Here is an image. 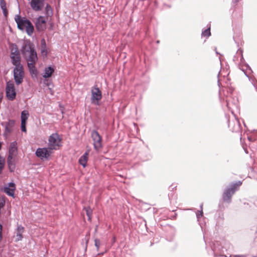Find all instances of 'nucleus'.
<instances>
[{
	"label": "nucleus",
	"mask_w": 257,
	"mask_h": 257,
	"mask_svg": "<svg viewBox=\"0 0 257 257\" xmlns=\"http://www.w3.org/2000/svg\"><path fill=\"white\" fill-rule=\"evenodd\" d=\"M5 165V159L0 156V170H2Z\"/></svg>",
	"instance_id": "obj_25"
},
{
	"label": "nucleus",
	"mask_w": 257,
	"mask_h": 257,
	"mask_svg": "<svg viewBox=\"0 0 257 257\" xmlns=\"http://www.w3.org/2000/svg\"><path fill=\"white\" fill-rule=\"evenodd\" d=\"M202 35L206 37L210 36L211 35L210 28H209L202 32Z\"/></svg>",
	"instance_id": "obj_22"
},
{
	"label": "nucleus",
	"mask_w": 257,
	"mask_h": 257,
	"mask_svg": "<svg viewBox=\"0 0 257 257\" xmlns=\"http://www.w3.org/2000/svg\"><path fill=\"white\" fill-rule=\"evenodd\" d=\"M242 182H238L233 183L226 189H225L222 194V199L223 201L230 203L231 200V197L234 193L237 191L238 188L241 185Z\"/></svg>",
	"instance_id": "obj_3"
},
{
	"label": "nucleus",
	"mask_w": 257,
	"mask_h": 257,
	"mask_svg": "<svg viewBox=\"0 0 257 257\" xmlns=\"http://www.w3.org/2000/svg\"><path fill=\"white\" fill-rule=\"evenodd\" d=\"M24 231V228L21 225H19L17 227V232L23 233Z\"/></svg>",
	"instance_id": "obj_27"
},
{
	"label": "nucleus",
	"mask_w": 257,
	"mask_h": 257,
	"mask_svg": "<svg viewBox=\"0 0 257 257\" xmlns=\"http://www.w3.org/2000/svg\"><path fill=\"white\" fill-rule=\"evenodd\" d=\"M29 115V112L27 110H23L21 113V130L23 132H26V122Z\"/></svg>",
	"instance_id": "obj_12"
},
{
	"label": "nucleus",
	"mask_w": 257,
	"mask_h": 257,
	"mask_svg": "<svg viewBox=\"0 0 257 257\" xmlns=\"http://www.w3.org/2000/svg\"><path fill=\"white\" fill-rule=\"evenodd\" d=\"M36 28L38 31H44L46 28V22L44 17L39 16L35 21Z\"/></svg>",
	"instance_id": "obj_10"
},
{
	"label": "nucleus",
	"mask_w": 257,
	"mask_h": 257,
	"mask_svg": "<svg viewBox=\"0 0 257 257\" xmlns=\"http://www.w3.org/2000/svg\"><path fill=\"white\" fill-rule=\"evenodd\" d=\"M1 6L2 9L3 11L4 15H5V16H7V15L8 14V12H7V9H6V3L4 2V0H2L1 1Z\"/></svg>",
	"instance_id": "obj_21"
},
{
	"label": "nucleus",
	"mask_w": 257,
	"mask_h": 257,
	"mask_svg": "<svg viewBox=\"0 0 257 257\" xmlns=\"http://www.w3.org/2000/svg\"><path fill=\"white\" fill-rule=\"evenodd\" d=\"M6 91L7 97L9 100L12 101L16 98V92L13 82L9 81L7 82Z\"/></svg>",
	"instance_id": "obj_7"
},
{
	"label": "nucleus",
	"mask_w": 257,
	"mask_h": 257,
	"mask_svg": "<svg viewBox=\"0 0 257 257\" xmlns=\"http://www.w3.org/2000/svg\"><path fill=\"white\" fill-rule=\"evenodd\" d=\"M9 187H5V192L9 196L14 197V191L16 189L15 184L14 183H10Z\"/></svg>",
	"instance_id": "obj_14"
},
{
	"label": "nucleus",
	"mask_w": 257,
	"mask_h": 257,
	"mask_svg": "<svg viewBox=\"0 0 257 257\" xmlns=\"http://www.w3.org/2000/svg\"><path fill=\"white\" fill-rule=\"evenodd\" d=\"M20 54L18 47L16 45H13L11 47V55H15Z\"/></svg>",
	"instance_id": "obj_20"
},
{
	"label": "nucleus",
	"mask_w": 257,
	"mask_h": 257,
	"mask_svg": "<svg viewBox=\"0 0 257 257\" xmlns=\"http://www.w3.org/2000/svg\"><path fill=\"white\" fill-rule=\"evenodd\" d=\"M91 137L93 141L94 148L99 151L102 148L101 137L99 133L95 131H93L91 133Z\"/></svg>",
	"instance_id": "obj_8"
},
{
	"label": "nucleus",
	"mask_w": 257,
	"mask_h": 257,
	"mask_svg": "<svg viewBox=\"0 0 257 257\" xmlns=\"http://www.w3.org/2000/svg\"><path fill=\"white\" fill-rule=\"evenodd\" d=\"M21 53L27 60L30 73L36 74L35 65L38 61V57L34 45L29 42L25 43L22 46Z\"/></svg>",
	"instance_id": "obj_1"
},
{
	"label": "nucleus",
	"mask_w": 257,
	"mask_h": 257,
	"mask_svg": "<svg viewBox=\"0 0 257 257\" xmlns=\"http://www.w3.org/2000/svg\"><path fill=\"white\" fill-rule=\"evenodd\" d=\"M239 0H233V2L234 4H236Z\"/></svg>",
	"instance_id": "obj_29"
},
{
	"label": "nucleus",
	"mask_w": 257,
	"mask_h": 257,
	"mask_svg": "<svg viewBox=\"0 0 257 257\" xmlns=\"http://www.w3.org/2000/svg\"><path fill=\"white\" fill-rule=\"evenodd\" d=\"M23 233L17 232L16 235V241H19L23 238Z\"/></svg>",
	"instance_id": "obj_26"
},
{
	"label": "nucleus",
	"mask_w": 257,
	"mask_h": 257,
	"mask_svg": "<svg viewBox=\"0 0 257 257\" xmlns=\"http://www.w3.org/2000/svg\"><path fill=\"white\" fill-rule=\"evenodd\" d=\"M15 157L8 156L7 162L11 172L13 171L15 168Z\"/></svg>",
	"instance_id": "obj_17"
},
{
	"label": "nucleus",
	"mask_w": 257,
	"mask_h": 257,
	"mask_svg": "<svg viewBox=\"0 0 257 257\" xmlns=\"http://www.w3.org/2000/svg\"><path fill=\"white\" fill-rule=\"evenodd\" d=\"M49 8H50V7L49 5H47V6H46V9H47V11H48V9H49Z\"/></svg>",
	"instance_id": "obj_30"
},
{
	"label": "nucleus",
	"mask_w": 257,
	"mask_h": 257,
	"mask_svg": "<svg viewBox=\"0 0 257 257\" xmlns=\"http://www.w3.org/2000/svg\"><path fill=\"white\" fill-rule=\"evenodd\" d=\"M15 20L17 24L18 28L22 31H25L28 35H31L34 31L32 23L25 17L20 15L15 16Z\"/></svg>",
	"instance_id": "obj_2"
},
{
	"label": "nucleus",
	"mask_w": 257,
	"mask_h": 257,
	"mask_svg": "<svg viewBox=\"0 0 257 257\" xmlns=\"http://www.w3.org/2000/svg\"><path fill=\"white\" fill-rule=\"evenodd\" d=\"M94 244H95V246H96V249H97V251H98L99 250V246L100 245V241L99 239H95L94 240Z\"/></svg>",
	"instance_id": "obj_24"
},
{
	"label": "nucleus",
	"mask_w": 257,
	"mask_h": 257,
	"mask_svg": "<svg viewBox=\"0 0 257 257\" xmlns=\"http://www.w3.org/2000/svg\"><path fill=\"white\" fill-rule=\"evenodd\" d=\"M14 77L17 85L21 84L25 76V72L23 66H19L15 67L14 69Z\"/></svg>",
	"instance_id": "obj_6"
},
{
	"label": "nucleus",
	"mask_w": 257,
	"mask_h": 257,
	"mask_svg": "<svg viewBox=\"0 0 257 257\" xmlns=\"http://www.w3.org/2000/svg\"><path fill=\"white\" fill-rule=\"evenodd\" d=\"M3 201H4V205H5V202H6V201H5V200L4 197H0V203H1V202H3Z\"/></svg>",
	"instance_id": "obj_28"
},
{
	"label": "nucleus",
	"mask_w": 257,
	"mask_h": 257,
	"mask_svg": "<svg viewBox=\"0 0 257 257\" xmlns=\"http://www.w3.org/2000/svg\"><path fill=\"white\" fill-rule=\"evenodd\" d=\"M86 214L88 217L89 219H91V217L92 213V211L90 207H87L85 208Z\"/></svg>",
	"instance_id": "obj_23"
},
{
	"label": "nucleus",
	"mask_w": 257,
	"mask_h": 257,
	"mask_svg": "<svg viewBox=\"0 0 257 257\" xmlns=\"http://www.w3.org/2000/svg\"><path fill=\"white\" fill-rule=\"evenodd\" d=\"M48 146L50 150H57L61 146V139L57 133L52 134L49 137Z\"/></svg>",
	"instance_id": "obj_4"
},
{
	"label": "nucleus",
	"mask_w": 257,
	"mask_h": 257,
	"mask_svg": "<svg viewBox=\"0 0 257 257\" xmlns=\"http://www.w3.org/2000/svg\"><path fill=\"white\" fill-rule=\"evenodd\" d=\"M17 143L14 142L11 143L9 148V156L16 157L17 155Z\"/></svg>",
	"instance_id": "obj_13"
},
{
	"label": "nucleus",
	"mask_w": 257,
	"mask_h": 257,
	"mask_svg": "<svg viewBox=\"0 0 257 257\" xmlns=\"http://www.w3.org/2000/svg\"><path fill=\"white\" fill-rule=\"evenodd\" d=\"M89 154V150H87L86 152L79 159V163L83 167H85L88 159V156Z\"/></svg>",
	"instance_id": "obj_16"
},
{
	"label": "nucleus",
	"mask_w": 257,
	"mask_h": 257,
	"mask_svg": "<svg viewBox=\"0 0 257 257\" xmlns=\"http://www.w3.org/2000/svg\"><path fill=\"white\" fill-rule=\"evenodd\" d=\"M44 0H32L31 7L35 11H41L44 6Z\"/></svg>",
	"instance_id": "obj_11"
},
{
	"label": "nucleus",
	"mask_w": 257,
	"mask_h": 257,
	"mask_svg": "<svg viewBox=\"0 0 257 257\" xmlns=\"http://www.w3.org/2000/svg\"><path fill=\"white\" fill-rule=\"evenodd\" d=\"M91 102L92 104L99 105V101L102 98V92L97 85L92 87L91 90Z\"/></svg>",
	"instance_id": "obj_5"
},
{
	"label": "nucleus",
	"mask_w": 257,
	"mask_h": 257,
	"mask_svg": "<svg viewBox=\"0 0 257 257\" xmlns=\"http://www.w3.org/2000/svg\"><path fill=\"white\" fill-rule=\"evenodd\" d=\"M11 59L12 60V64L15 66V67L19 66H23L21 64V56L20 54L15 55H10Z\"/></svg>",
	"instance_id": "obj_15"
},
{
	"label": "nucleus",
	"mask_w": 257,
	"mask_h": 257,
	"mask_svg": "<svg viewBox=\"0 0 257 257\" xmlns=\"http://www.w3.org/2000/svg\"><path fill=\"white\" fill-rule=\"evenodd\" d=\"M54 71V69L51 67L46 68L45 69V73L43 75V77L46 78L51 77Z\"/></svg>",
	"instance_id": "obj_19"
},
{
	"label": "nucleus",
	"mask_w": 257,
	"mask_h": 257,
	"mask_svg": "<svg viewBox=\"0 0 257 257\" xmlns=\"http://www.w3.org/2000/svg\"><path fill=\"white\" fill-rule=\"evenodd\" d=\"M50 150L49 148H38L36 151V155L41 160L47 159L51 154Z\"/></svg>",
	"instance_id": "obj_9"
},
{
	"label": "nucleus",
	"mask_w": 257,
	"mask_h": 257,
	"mask_svg": "<svg viewBox=\"0 0 257 257\" xmlns=\"http://www.w3.org/2000/svg\"><path fill=\"white\" fill-rule=\"evenodd\" d=\"M41 53L43 56H47V55L46 43L44 39H43L41 41Z\"/></svg>",
	"instance_id": "obj_18"
}]
</instances>
